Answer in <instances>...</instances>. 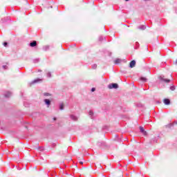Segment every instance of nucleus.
Returning <instances> with one entry per match:
<instances>
[{"mask_svg":"<svg viewBox=\"0 0 177 177\" xmlns=\"http://www.w3.org/2000/svg\"><path fill=\"white\" fill-rule=\"evenodd\" d=\"M108 88L109 89H117V88H118V84L115 83H112L109 84Z\"/></svg>","mask_w":177,"mask_h":177,"instance_id":"nucleus-1","label":"nucleus"},{"mask_svg":"<svg viewBox=\"0 0 177 177\" xmlns=\"http://www.w3.org/2000/svg\"><path fill=\"white\" fill-rule=\"evenodd\" d=\"M159 78L160 81H162V82H166V84H169V82H171V80L166 79L165 77H164V76H160Z\"/></svg>","mask_w":177,"mask_h":177,"instance_id":"nucleus-2","label":"nucleus"},{"mask_svg":"<svg viewBox=\"0 0 177 177\" xmlns=\"http://www.w3.org/2000/svg\"><path fill=\"white\" fill-rule=\"evenodd\" d=\"M136 65V62L135 60H133L130 62L129 67L130 68H133Z\"/></svg>","mask_w":177,"mask_h":177,"instance_id":"nucleus-3","label":"nucleus"},{"mask_svg":"<svg viewBox=\"0 0 177 177\" xmlns=\"http://www.w3.org/2000/svg\"><path fill=\"white\" fill-rule=\"evenodd\" d=\"M140 131L141 133H143V135L145 136L147 135V132L145 131V129L142 127H140Z\"/></svg>","mask_w":177,"mask_h":177,"instance_id":"nucleus-4","label":"nucleus"},{"mask_svg":"<svg viewBox=\"0 0 177 177\" xmlns=\"http://www.w3.org/2000/svg\"><path fill=\"white\" fill-rule=\"evenodd\" d=\"M5 97H10L12 96V92L7 91L4 93Z\"/></svg>","mask_w":177,"mask_h":177,"instance_id":"nucleus-5","label":"nucleus"},{"mask_svg":"<svg viewBox=\"0 0 177 177\" xmlns=\"http://www.w3.org/2000/svg\"><path fill=\"white\" fill-rule=\"evenodd\" d=\"M30 46H31V48H34L35 46H37V41H33L30 42Z\"/></svg>","mask_w":177,"mask_h":177,"instance_id":"nucleus-6","label":"nucleus"},{"mask_svg":"<svg viewBox=\"0 0 177 177\" xmlns=\"http://www.w3.org/2000/svg\"><path fill=\"white\" fill-rule=\"evenodd\" d=\"M71 120H73V121H77L78 120V118L74 115H71Z\"/></svg>","mask_w":177,"mask_h":177,"instance_id":"nucleus-7","label":"nucleus"},{"mask_svg":"<svg viewBox=\"0 0 177 177\" xmlns=\"http://www.w3.org/2000/svg\"><path fill=\"white\" fill-rule=\"evenodd\" d=\"M44 102H45L46 104L48 105V107H49V106H50V100L45 99Z\"/></svg>","mask_w":177,"mask_h":177,"instance_id":"nucleus-8","label":"nucleus"},{"mask_svg":"<svg viewBox=\"0 0 177 177\" xmlns=\"http://www.w3.org/2000/svg\"><path fill=\"white\" fill-rule=\"evenodd\" d=\"M39 81H41L40 79H37L33 80L31 83L30 85H34V84H37V82H39Z\"/></svg>","mask_w":177,"mask_h":177,"instance_id":"nucleus-9","label":"nucleus"},{"mask_svg":"<svg viewBox=\"0 0 177 177\" xmlns=\"http://www.w3.org/2000/svg\"><path fill=\"white\" fill-rule=\"evenodd\" d=\"M164 103H165V104H167V105L170 104L171 100H169V99H165Z\"/></svg>","mask_w":177,"mask_h":177,"instance_id":"nucleus-10","label":"nucleus"},{"mask_svg":"<svg viewBox=\"0 0 177 177\" xmlns=\"http://www.w3.org/2000/svg\"><path fill=\"white\" fill-rule=\"evenodd\" d=\"M115 64H120L121 63V59H116L114 62Z\"/></svg>","mask_w":177,"mask_h":177,"instance_id":"nucleus-11","label":"nucleus"},{"mask_svg":"<svg viewBox=\"0 0 177 177\" xmlns=\"http://www.w3.org/2000/svg\"><path fill=\"white\" fill-rule=\"evenodd\" d=\"M138 28L140 30H146V26L145 25H141V26H138Z\"/></svg>","mask_w":177,"mask_h":177,"instance_id":"nucleus-12","label":"nucleus"},{"mask_svg":"<svg viewBox=\"0 0 177 177\" xmlns=\"http://www.w3.org/2000/svg\"><path fill=\"white\" fill-rule=\"evenodd\" d=\"M59 110H64V104H59Z\"/></svg>","mask_w":177,"mask_h":177,"instance_id":"nucleus-13","label":"nucleus"},{"mask_svg":"<svg viewBox=\"0 0 177 177\" xmlns=\"http://www.w3.org/2000/svg\"><path fill=\"white\" fill-rule=\"evenodd\" d=\"M43 49H44V50H48V49H49V46H44V47H43Z\"/></svg>","mask_w":177,"mask_h":177,"instance_id":"nucleus-14","label":"nucleus"},{"mask_svg":"<svg viewBox=\"0 0 177 177\" xmlns=\"http://www.w3.org/2000/svg\"><path fill=\"white\" fill-rule=\"evenodd\" d=\"M88 114H89L91 118H93L92 116L93 115V111H90Z\"/></svg>","mask_w":177,"mask_h":177,"instance_id":"nucleus-15","label":"nucleus"},{"mask_svg":"<svg viewBox=\"0 0 177 177\" xmlns=\"http://www.w3.org/2000/svg\"><path fill=\"white\" fill-rule=\"evenodd\" d=\"M140 80L141 81H143V82H146L147 81V79H146V77H141Z\"/></svg>","mask_w":177,"mask_h":177,"instance_id":"nucleus-16","label":"nucleus"},{"mask_svg":"<svg viewBox=\"0 0 177 177\" xmlns=\"http://www.w3.org/2000/svg\"><path fill=\"white\" fill-rule=\"evenodd\" d=\"M97 68V64L92 65V68H93V70L96 69Z\"/></svg>","mask_w":177,"mask_h":177,"instance_id":"nucleus-17","label":"nucleus"},{"mask_svg":"<svg viewBox=\"0 0 177 177\" xmlns=\"http://www.w3.org/2000/svg\"><path fill=\"white\" fill-rule=\"evenodd\" d=\"M47 77L48 78H50L52 77V74L50 73V72L47 73Z\"/></svg>","mask_w":177,"mask_h":177,"instance_id":"nucleus-18","label":"nucleus"},{"mask_svg":"<svg viewBox=\"0 0 177 177\" xmlns=\"http://www.w3.org/2000/svg\"><path fill=\"white\" fill-rule=\"evenodd\" d=\"M175 89H176L175 86H170V90L171 91H175Z\"/></svg>","mask_w":177,"mask_h":177,"instance_id":"nucleus-19","label":"nucleus"},{"mask_svg":"<svg viewBox=\"0 0 177 177\" xmlns=\"http://www.w3.org/2000/svg\"><path fill=\"white\" fill-rule=\"evenodd\" d=\"M39 62V59H34V63H38Z\"/></svg>","mask_w":177,"mask_h":177,"instance_id":"nucleus-20","label":"nucleus"},{"mask_svg":"<svg viewBox=\"0 0 177 177\" xmlns=\"http://www.w3.org/2000/svg\"><path fill=\"white\" fill-rule=\"evenodd\" d=\"M99 41H103V36H100V37H99Z\"/></svg>","mask_w":177,"mask_h":177,"instance_id":"nucleus-21","label":"nucleus"},{"mask_svg":"<svg viewBox=\"0 0 177 177\" xmlns=\"http://www.w3.org/2000/svg\"><path fill=\"white\" fill-rule=\"evenodd\" d=\"M44 96H50V94L49 93H45Z\"/></svg>","mask_w":177,"mask_h":177,"instance_id":"nucleus-22","label":"nucleus"},{"mask_svg":"<svg viewBox=\"0 0 177 177\" xmlns=\"http://www.w3.org/2000/svg\"><path fill=\"white\" fill-rule=\"evenodd\" d=\"M3 68H4V70H6L8 68V66L3 65Z\"/></svg>","mask_w":177,"mask_h":177,"instance_id":"nucleus-23","label":"nucleus"},{"mask_svg":"<svg viewBox=\"0 0 177 177\" xmlns=\"http://www.w3.org/2000/svg\"><path fill=\"white\" fill-rule=\"evenodd\" d=\"M3 46H6V47L8 46V42L5 41V42L3 43Z\"/></svg>","mask_w":177,"mask_h":177,"instance_id":"nucleus-24","label":"nucleus"},{"mask_svg":"<svg viewBox=\"0 0 177 177\" xmlns=\"http://www.w3.org/2000/svg\"><path fill=\"white\" fill-rule=\"evenodd\" d=\"M95 91H96V88H91V92H95Z\"/></svg>","mask_w":177,"mask_h":177,"instance_id":"nucleus-25","label":"nucleus"},{"mask_svg":"<svg viewBox=\"0 0 177 177\" xmlns=\"http://www.w3.org/2000/svg\"><path fill=\"white\" fill-rule=\"evenodd\" d=\"M39 150H40V151H44V147H39Z\"/></svg>","mask_w":177,"mask_h":177,"instance_id":"nucleus-26","label":"nucleus"},{"mask_svg":"<svg viewBox=\"0 0 177 177\" xmlns=\"http://www.w3.org/2000/svg\"><path fill=\"white\" fill-rule=\"evenodd\" d=\"M174 124H177V120L174 121Z\"/></svg>","mask_w":177,"mask_h":177,"instance_id":"nucleus-27","label":"nucleus"},{"mask_svg":"<svg viewBox=\"0 0 177 177\" xmlns=\"http://www.w3.org/2000/svg\"><path fill=\"white\" fill-rule=\"evenodd\" d=\"M80 164H81L82 165V164H84L83 162H80Z\"/></svg>","mask_w":177,"mask_h":177,"instance_id":"nucleus-28","label":"nucleus"},{"mask_svg":"<svg viewBox=\"0 0 177 177\" xmlns=\"http://www.w3.org/2000/svg\"><path fill=\"white\" fill-rule=\"evenodd\" d=\"M54 121H56V118H54Z\"/></svg>","mask_w":177,"mask_h":177,"instance_id":"nucleus-29","label":"nucleus"},{"mask_svg":"<svg viewBox=\"0 0 177 177\" xmlns=\"http://www.w3.org/2000/svg\"><path fill=\"white\" fill-rule=\"evenodd\" d=\"M176 64H177V59H176Z\"/></svg>","mask_w":177,"mask_h":177,"instance_id":"nucleus-30","label":"nucleus"},{"mask_svg":"<svg viewBox=\"0 0 177 177\" xmlns=\"http://www.w3.org/2000/svg\"><path fill=\"white\" fill-rule=\"evenodd\" d=\"M127 2H128V1H129V0H125Z\"/></svg>","mask_w":177,"mask_h":177,"instance_id":"nucleus-31","label":"nucleus"},{"mask_svg":"<svg viewBox=\"0 0 177 177\" xmlns=\"http://www.w3.org/2000/svg\"><path fill=\"white\" fill-rule=\"evenodd\" d=\"M139 43L136 42V45H138Z\"/></svg>","mask_w":177,"mask_h":177,"instance_id":"nucleus-32","label":"nucleus"}]
</instances>
